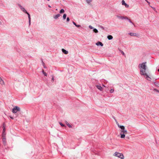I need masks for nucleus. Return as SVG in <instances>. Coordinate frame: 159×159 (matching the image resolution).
I'll list each match as a JSON object with an SVG mask.
<instances>
[{
    "mask_svg": "<svg viewBox=\"0 0 159 159\" xmlns=\"http://www.w3.org/2000/svg\"><path fill=\"white\" fill-rule=\"evenodd\" d=\"M146 2H147L148 3H149H149H150V2H149L148 1H147V0H146Z\"/></svg>",
    "mask_w": 159,
    "mask_h": 159,
    "instance_id": "38",
    "label": "nucleus"
},
{
    "mask_svg": "<svg viewBox=\"0 0 159 159\" xmlns=\"http://www.w3.org/2000/svg\"><path fill=\"white\" fill-rule=\"evenodd\" d=\"M124 19H126V20H128L129 19H128V17H127V16H125V17L124 16Z\"/></svg>",
    "mask_w": 159,
    "mask_h": 159,
    "instance_id": "34",
    "label": "nucleus"
},
{
    "mask_svg": "<svg viewBox=\"0 0 159 159\" xmlns=\"http://www.w3.org/2000/svg\"><path fill=\"white\" fill-rule=\"evenodd\" d=\"M114 92V90L113 89H111V90H110V92L111 93H112Z\"/></svg>",
    "mask_w": 159,
    "mask_h": 159,
    "instance_id": "27",
    "label": "nucleus"
},
{
    "mask_svg": "<svg viewBox=\"0 0 159 159\" xmlns=\"http://www.w3.org/2000/svg\"><path fill=\"white\" fill-rule=\"evenodd\" d=\"M152 8L153 9H155V8L154 7H152Z\"/></svg>",
    "mask_w": 159,
    "mask_h": 159,
    "instance_id": "45",
    "label": "nucleus"
},
{
    "mask_svg": "<svg viewBox=\"0 0 159 159\" xmlns=\"http://www.w3.org/2000/svg\"><path fill=\"white\" fill-rule=\"evenodd\" d=\"M62 52L65 54H67L68 53V51L64 49H62Z\"/></svg>",
    "mask_w": 159,
    "mask_h": 159,
    "instance_id": "14",
    "label": "nucleus"
},
{
    "mask_svg": "<svg viewBox=\"0 0 159 159\" xmlns=\"http://www.w3.org/2000/svg\"><path fill=\"white\" fill-rule=\"evenodd\" d=\"M3 132H2V134H3V135L4 133V132H5V127H4V126H3ZM2 137H3V135H2Z\"/></svg>",
    "mask_w": 159,
    "mask_h": 159,
    "instance_id": "24",
    "label": "nucleus"
},
{
    "mask_svg": "<svg viewBox=\"0 0 159 159\" xmlns=\"http://www.w3.org/2000/svg\"><path fill=\"white\" fill-rule=\"evenodd\" d=\"M42 72V73H43V74L44 72H45L44 71V70H43Z\"/></svg>",
    "mask_w": 159,
    "mask_h": 159,
    "instance_id": "41",
    "label": "nucleus"
},
{
    "mask_svg": "<svg viewBox=\"0 0 159 159\" xmlns=\"http://www.w3.org/2000/svg\"><path fill=\"white\" fill-rule=\"evenodd\" d=\"M103 86L105 87V86L104 85H103Z\"/></svg>",
    "mask_w": 159,
    "mask_h": 159,
    "instance_id": "47",
    "label": "nucleus"
},
{
    "mask_svg": "<svg viewBox=\"0 0 159 159\" xmlns=\"http://www.w3.org/2000/svg\"><path fill=\"white\" fill-rule=\"evenodd\" d=\"M2 22L1 21H0V25H2Z\"/></svg>",
    "mask_w": 159,
    "mask_h": 159,
    "instance_id": "44",
    "label": "nucleus"
},
{
    "mask_svg": "<svg viewBox=\"0 0 159 159\" xmlns=\"http://www.w3.org/2000/svg\"><path fill=\"white\" fill-rule=\"evenodd\" d=\"M5 140H6L5 138L4 137H3L2 140H3V142L4 143H6V141Z\"/></svg>",
    "mask_w": 159,
    "mask_h": 159,
    "instance_id": "22",
    "label": "nucleus"
},
{
    "mask_svg": "<svg viewBox=\"0 0 159 159\" xmlns=\"http://www.w3.org/2000/svg\"><path fill=\"white\" fill-rule=\"evenodd\" d=\"M122 4L123 5L125 6V7L126 8H128L129 7V5L125 2L124 0H122Z\"/></svg>",
    "mask_w": 159,
    "mask_h": 159,
    "instance_id": "7",
    "label": "nucleus"
},
{
    "mask_svg": "<svg viewBox=\"0 0 159 159\" xmlns=\"http://www.w3.org/2000/svg\"><path fill=\"white\" fill-rule=\"evenodd\" d=\"M60 16V15L59 14L56 15L55 16H53L54 19H57Z\"/></svg>",
    "mask_w": 159,
    "mask_h": 159,
    "instance_id": "12",
    "label": "nucleus"
},
{
    "mask_svg": "<svg viewBox=\"0 0 159 159\" xmlns=\"http://www.w3.org/2000/svg\"><path fill=\"white\" fill-rule=\"evenodd\" d=\"M128 21L130 23H132V24H133L135 26L134 24L131 21V20L130 19H129L128 20Z\"/></svg>",
    "mask_w": 159,
    "mask_h": 159,
    "instance_id": "31",
    "label": "nucleus"
},
{
    "mask_svg": "<svg viewBox=\"0 0 159 159\" xmlns=\"http://www.w3.org/2000/svg\"><path fill=\"white\" fill-rule=\"evenodd\" d=\"M43 75L45 76H47V74L46 72H44L43 73Z\"/></svg>",
    "mask_w": 159,
    "mask_h": 159,
    "instance_id": "35",
    "label": "nucleus"
},
{
    "mask_svg": "<svg viewBox=\"0 0 159 159\" xmlns=\"http://www.w3.org/2000/svg\"><path fill=\"white\" fill-rule=\"evenodd\" d=\"M113 155L121 159L124 158V157L123 154L117 152H116Z\"/></svg>",
    "mask_w": 159,
    "mask_h": 159,
    "instance_id": "4",
    "label": "nucleus"
},
{
    "mask_svg": "<svg viewBox=\"0 0 159 159\" xmlns=\"http://www.w3.org/2000/svg\"><path fill=\"white\" fill-rule=\"evenodd\" d=\"M48 7H51V6L50 5H48Z\"/></svg>",
    "mask_w": 159,
    "mask_h": 159,
    "instance_id": "43",
    "label": "nucleus"
},
{
    "mask_svg": "<svg viewBox=\"0 0 159 159\" xmlns=\"http://www.w3.org/2000/svg\"><path fill=\"white\" fill-rule=\"evenodd\" d=\"M75 26L76 27H78V28H79V27H81V25H77L76 24V25H75Z\"/></svg>",
    "mask_w": 159,
    "mask_h": 159,
    "instance_id": "28",
    "label": "nucleus"
},
{
    "mask_svg": "<svg viewBox=\"0 0 159 159\" xmlns=\"http://www.w3.org/2000/svg\"><path fill=\"white\" fill-rule=\"evenodd\" d=\"M96 87L100 91H102V87L100 85H97L96 86Z\"/></svg>",
    "mask_w": 159,
    "mask_h": 159,
    "instance_id": "11",
    "label": "nucleus"
},
{
    "mask_svg": "<svg viewBox=\"0 0 159 159\" xmlns=\"http://www.w3.org/2000/svg\"><path fill=\"white\" fill-rule=\"evenodd\" d=\"M113 36L111 35H108L107 36V38L109 40H111L113 39Z\"/></svg>",
    "mask_w": 159,
    "mask_h": 159,
    "instance_id": "13",
    "label": "nucleus"
},
{
    "mask_svg": "<svg viewBox=\"0 0 159 159\" xmlns=\"http://www.w3.org/2000/svg\"><path fill=\"white\" fill-rule=\"evenodd\" d=\"M20 108L17 106H15L12 109V112L14 113H16L18 111H20Z\"/></svg>",
    "mask_w": 159,
    "mask_h": 159,
    "instance_id": "5",
    "label": "nucleus"
},
{
    "mask_svg": "<svg viewBox=\"0 0 159 159\" xmlns=\"http://www.w3.org/2000/svg\"><path fill=\"white\" fill-rule=\"evenodd\" d=\"M0 84L2 85H4L5 84L4 81L2 80L1 81H0Z\"/></svg>",
    "mask_w": 159,
    "mask_h": 159,
    "instance_id": "19",
    "label": "nucleus"
},
{
    "mask_svg": "<svg viewBox=\"0 0 159 159\" xmlns=\"http://www.w3.org/2000/svg\"><path fill=\"white\" fill-rule=\"evenodd\" d=\"M72 23H73V24L74 25H75L76 24V23L75 22H74V21H73Z\"/></svg>",
    "mask_w": 159,
    "mask_h": 159,
    "instance_id": "36",
    "label": "nucleus"
},
{
    "mask_svg": "<svg viewBox=\"0 0 159 159\" xmlns=\"http://www.w3.org/2000/svg\"><path fill=\"white\" fill-rule=\"evenodd\" d=\"M93 32L96 33H98V30L96 28H93Z\"/></svg>",
    "mask_w": 159,
    "mask_h": 159,
    "instance_id": "17",
    "label": "nucleus"
},
{
    "mask_svg": "<svg viewBox=\"0 0 159 159\" xmlns=\"http://www.w3.org/2000/svg\"><path fill=\"white\" fill-rule=\"evenodd\" d=\"M54 77L53 76H52V82H53L54 81Z\"/></svg>",
    "mask_w": 159,
    "mask_h": 159,
    "instance_id": "29",
    "label": "nucleus"
},
{
    "mask_svg": "<svg viewBox=\"0 0 159 159\" xmlns=\"http://www.w3.org/2000/svg\"><path fill=\"white\" fill-rule=\"evenodd\" d=\"M129 34L131 36H135L138 37V34L136 33H129Z\"/></svg>",
    "mask_w": 159,
    "mask_h": 159,
    "instance_id": "10",
    "label": "nucleus"
},
{
    "mask_svg": "<svg viewBox=\"0 0 159 159\" xmlns=\"http://www.w3.org/2000/svg\"><path fill=\"white\" fill-rule=\"evenodd\" d=\"M153 91H156V92H157L158 93H159V90H158L157 89H153Z\"/></svg>",
    "mask_w": 159,
    "mask_h": 159,
    "instance_id": "25",
    "label": "nucleus"
},
{
    "mask_svg": "<svg viewBox=\"0 0 159 159\" xmlns=\"http://www.w3.org/2000/svg\"><path fill=\"white\" fill-rule=\"evenodd\" d=\"M146 62H143L141 64H140L138 65V67L141 69H142L144 73L145 72V70L147 69V66L146 65Z\"/></svg>",
    "mask_w": 159,
    "mask_h": 159,
    "instance_id": "2",
    "label": "nucleus"
},
{
    "mask_svg": "<svg viewBox=\"0 0 159 159\" xmlns=\"http://www.w3.org/2000/svg\"><path fill=\"white\" fill-rule=\"evenodd\" d=\"M2 80V79L0 77V81H1Z\"/></svg>",
    "mask_w": 159,
    "mask_h": 159,
    "instance_id": "39",
    "label": "nucleus"
},
{
    "mask_svg": "<svg viewBox=\"0 0 159 159\" xmlns=\"http://www.w3.org/2000/svg\"><path fill=\"white\" fill-rule=\"evenodd\" d=\"M67 15L66 14H64L63 15V20H65L66 19Z\"/></svg>",
    "mask_w": 159,
    "mask_h": 159,
    "instance_id": "20",
    "label": "nucleus"
},
{
    "mask_svg": "<svg viewBox=\"0 0 159 159\" xmlns=\"http://www.w3.org/2000/svg\"><path fill=\"white\" fill-rule=\"evenodd\" d=\"M140 74L141 75L145 76V78L147 80L149 81H151V78L146 73H144L142 69L140 70Z\"/></svg>",
    "mask_w": 159,
    "mask_h": 159,
    "instance_id": "3",
    "label": "nucleus"
},
{
    "mask_svg": "<svg viewBox=\"0 0 159 159\" xmlns=\"http://www.w3.org/2000/svg\"><path fill=\"white\" fill-rule=\"evenodd\" d=\"M89 28L91 29H93V27L91 25H89Z\"/></svg>",
    "mask_w": 159,
    "mask_h": 159,
    "instance_id": "33",
    "label": "nucleus"
},
{
    "mask_svg": "<svg viewBox=\"0 0 159 159\" xmlns=\"http://www.w3.org/2000/svg\"><path fill=\"white\" fill-rule=\"evenodd\" d=\"M10 118H11V119H14V118H13V117H11V116H10Z\"/></svg>",
    "mask_w": 159,
    "mask_h": 159,
    "instance_id": "37",
    "label": "nucleus"
},
{
    "mask_svg": "<svg viewBox=\"0 0 159 159\" xmlns=\"http://www.w3.org/2000/svg\"><path fill=\"white\" fill-rule=\"evenodd\" d=\"M18 6L19 7L21 10L25 13H27V11L25 10V9L22 6L19 4H18Z\"/></svg>",
    "mask_w": 159,
    "mask_h": 159,
    "instance_id": "6",
    "label": "nucleus"
},
{
    "mask_svg": "<svg viewBox=\"0 0 159 159\" xmlns=\"http://www.w3.org/2000/svg\"><path fill=\"white\" fill-rule=\"evenodd\" d=\"M50 0H47L48 1H49Z\"/></svg>",
    "mask_w": 159,
    "mask_h": 159,
    "instance_id": "49",
    "label": "nucleus"
},
{
    "mask_svg": "<svg viewBox=\"0 0 159 159\" xmlns=\"http://www.w3.org/2000/svg\"><path fill=\"white\" fill-rule=\"evenodd\" d=\"M59 124L62 127H64L65 126L61 122H59Z\"/></svg>",
    "mask_w": 159,
    "mask_h": 159,
    "instance_id": "26",
    "label": "nucleus"
},
{
    "mask_svg": "<svg viewBox=\"0 0 159 159\" xmlns=\"http://www.w3.org/2000/svg\"><path fill=\"white\" fill-rule=\"evenodd\" d=\"M153 84L156 87H159V82H154Z\"/></svg>",
    "mask_w": 159,
    "mask_h": 159,
    "instance_id": "15",
    "label": "nucleus"
},
{
    "mask_svg": "<svg viewBox=\"0 0 159 159\" xmlns=\"http://www.w3.org/2000/svg\"><path fill=\"white\" fill-rule=\"evenodd\" d=\"M66 124L67 125V126H68V127L69 128H72V127L71 126V125L67 121H66Z\"/></svg>",
    "mask_w": 159,
    "mask_h": 159,
    "instance_id": "16",
    "label": "nucleus"
},
{
    "mask_svg": "<svg viewBox=\"0 0 159 159\" xmlns=\"http://www.w3.org/2000/svg\"><path fill=\"white\" fill-rule=\"evenodd\" d=\"M117 17L118 18L121 19H124V16H117Z\"/></svg>",
    "mask_w": 159,
    "mask_h": 159,
    "instance_id": "18",
    "label": "nucleus"
},
{
    "mask_svg": "<svg viewBox=\"0 0 159 159\" xmlns=\"http://www.w3.org/2000/svg\"><path fill=\"white\" fill-rule=\"evenodd\" d=\"M43 67L44 68H46V66H43Z\"/></svg>",
    "mask_w": 159,
    "mask_h": 159,
    "instance_id": "42",
    "label": "nucleus"
},
{
    "mask_svg": "<svg viewBox=\"0 0 159 159\" xmlns=\"http://www.w3.org/2000/svg\"><path fill=\"white\" fill-rule=\"evenodd\" d=\"M102 28H103V29L104 28L103 27H102Z\"/></svg>",
    "mask_w": 159,
    "mask_h": 159,
    "instance_id": "48",
    "label": "nucleus"
},
{
    "mask_svg": "<svg viewBox=\"0 0 159 159\" xmlns=\"http://www.w3.org/2000/svg\"><path fill=\"white\" fill-rule=\"evenodd\" d=\"M64 12H65L64 10L63 9H62L60 10L59 12H60V13H64Z\"/></svg>",
    "mask_w": 159,
    "mask_h": 159,
    "instance_id": "21",
    "label": "nucleus"
},
{
    "mask_svg": "<svg viewBox=\"0 0 159 159\" xmlns=\"http://www.w3.org/2000/svg\"><path fill=\"white\" fill-rule=\"evenodd\" d=\"M120 52L121 53V54H122L123 55H125L124 52L122 50H120Z\"/></svg>",
    "mask_w": 159,
    "mask_h": 159,
    "instance_id": "30",
    "label": "nucleus"
},
{
    "mask_svg": "<svg viewBox=\"0 0 159 159\" xmlns=\"http://www.w3.org/2000/svg\"><path fill=\"white\" fill-rule=\"evenodd\" d=\"M92 0H86V2L88 4H89L92 2Z\"/></svg>",
    "mask_w": 159,
    "mask_h": 159,
    "instance_id": "23",
    "label": "nucleus"
},
{
    "mask_svg": "<svg viewBox=\"0 0 159 159\" xmlns=\"http://www.w3.org/2000/svg\"><path fill=\"white\" fill-rule=\"evenodd\" d=\"M70 21V18L69 17H67L66 18V21L67 22H69Z\"/></svg>",
    "mask_w": 159,
    "mask_h": 159,
    "instance_id": "32",
    "label": "nucleus"
},
{
    "mask_svg": "<svg viewBox=\"0 0 159 159\" xmlns=\"http://www.w3.org/2000/svg\"><path fill=\"white\" fill-rule=\"evenodd\" d=\"M118 127L121 129L120 130V138H124L125 137V134H127V131L125 129V126L123 125H119L117 122H116Z\"/></svg>",
    "mask_w": 159,
    "mask_h": 159,
    "instance_id": "1",
    "label": "nucleus"
},
{
    "mask_svg": "<svg viewBox=\"0 0 159 159\" xmlns=\"http://www.w3.org/2000/svg\"><path fill=\"white\" fill-rule=\"evenodd\" d=\"M96 45L98 46H101L102 47L103 46V44L101 42L98 41V42L96 43Z\"/></svg>",
    "mask_w": 159,
    "mask_h": 159,
    "instance_id": "9",
    "label": "nucleus"
},
{
    "mask_svg": "<svg viewBox=\"0 0 159 159\" xmlns=\"http://www.w3.org/2000/svg\"><path fill=\"white\" fill-rule=\"evenodd\" d=\"M158 71L159 72V68L158 69Z\"/></svg>",
    "mask_w": 159,
    "mask_h": 159,
    "instance_id": "46",
    "label": "nucleus"
},
{
    "mask_svg": "<svg viewBox=\"0 0 159 159\" xmlns=\"http://www.w3.org/2000/svg\"><path fill=\"white\" fill-rule=\"evenodd\" d=\"M42 63L43 64V65L44 66V63L43 62V61H42Z\"/></svg>",
    "mask_w": 159,
    "mask_h": 159,
    "instance_id": "40",
    "label": "nucleus"
},
{
    "mask_svg": "<svg viewBox=\"0 0 159 159\" xmlns=\"http://www.w3.org/2000/svg\"><path fill=\"white\" fill-rule=\"evenodd\" d=\"M26 14H27L28 16V17L29 19V25H30L31 24V18L30 16V14L27 12V13H26Z\"/></svg>",
    "mask_w": 159,
    "mask_h": 159,
    "instance_id": "8",
    "label": "nucleus"
}]
</instances>
